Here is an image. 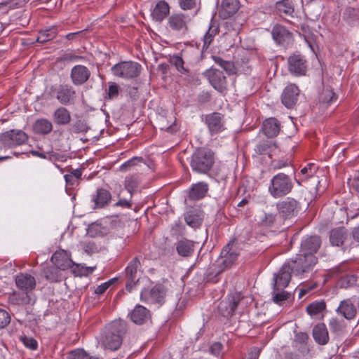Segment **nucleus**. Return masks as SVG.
I'll return each mask as SVG.
<instances>
[{"mask_svg":"<svg viewBox=\"0 0 359 359\" xmlns=\"http://www.w3.org/2000/svg\"><path fill=\"white\" fill-rule=\"evenodd\" d=\"M126 332L127 324L125 321L119 320L111 322L103 336V346L111 351L118 350L122 344Z\"/></svg>","mask_w":359,"mask_h":359,"instance_id":"nucleus-1","label":"nucleus"},{"mask_svg":"<svg viewBox=\"0 0 359 359\" xmlns=\"http://www.w3.org/2000/svg\"><path fill=\"white\" fill-rule=\"evenodd\" d=\"M214 162V153L210 149L200 148L192 155L190 165L194 171L205 174L210 170Z\"/></svg>","mask_w":359,"mask_h":359,"instance_id":"nucleus-2","label":"nucleus"},{"mask_svg":"<svg viewBox=\"0 0 359 359\" xmlns=\"http://www.w3.org/2000/svg\"><path fill=\"white\" fill-rule=\"evenodd\" d=\"M293 189L291 178L285 173L275 175L270 181L268 191L274 198H282L289 194Z\"/></svg>","mask_w":359,"mask_h":359,"instance_id":"nucleus-3","label":"nucleus"},{"mask_svg":"<svg viewBox=\"0 0 359 359\" xmlns=\"http://www.w3.org/2000/svg\"><path fill=\"white\" fill-rule=\"evenodd\" d=\"M318 262L316 256H305L302 252L297 255L294 259L285 263L288 266V269L294 276H302L305 273H308L313 269V267Z\"/></svg>","mask_w":359,"mask_h":359,"instance_id":"nucleus-4","label":"nucleus"},{"mask_svg":"<svg viewBox=\"0 0 359 359\" xmlns=\"http://www.w3.org/2000/svg\"><path fill=\"white\" fill-rule=\"evenodd\" d=\"M142 66L137 62L123 61L111 67L112 74L117 77L130 79L137 77L141 73Z\"/></svg>","mask_w":359,"mask_h":359,"instance_id":"nucleus-5","label":"nucleus"},{"mask_svg":"<svg viewBox=\"0 0 359 359\" xmlns=\"http://www.w3.org/2000/svg\"><path fill=\"white\" fill-rule=\"evenodd\" d=\"M167 294L166 287L162 284H156L152 288H144L141 291L140 299L147 304L162 305Z\"/></svg>","mask_w":359,"mask_h":359,"instance_id":"nucleus-6","label":"nucleus"},{"mask_svg":"<svg viewBox=\"0 0 359 359\" xmlns=\"http://www.w3.org/2000/svg\"><path fill=\"white\" fill-rule=\"evenodd\" d=\"M141 263L138 257H134L128 264L125 269L126 285V289L128 292H131L133 287L138 283L140 276L138 273L141 269Z\"/></svg>","mask_w":359,"mask_h":359,"instance_id":"nucleus-7","label":"nucleus"},{"mask_svg":"<svg viewBox=\"0 0 359 359\" xmlns=\"http://www.w3.org/2000/svg\"><path fill=\"white\" fill-rule=\"evenodd\" d=\"M287 69L294 76L306 75L307 71V60L301 54H293L287 58Z\"/></svg>","mask_w":359,"mask_h":359,"instance_id":"nucleus-8","label":"nucleus"},{"mask_svg":"<svg viewBox=\"0 0 359 359\" xmlns=\"http://www.w3.org/2000/svg\"><path fill=\"white\" fill-rule=\"evenodd\" d=\"M242 299L240 294L229 297L227 299L222 301L218 306L219 312L226 318L233 316L241 304Z\"/></svg>","mask_w":359,"mask_h":359,"instance_id":"nucleus-9","label":"nucleus"},{"mask_svg":"<svg viewBox=\"0 0 359 359\" xmlns=\"http://www.w3.org/2000/svg\"><path fill=\"white\" fill-rule=\"evenodd\" d=\"M220 256L219 272L230 267L236 261L238 253L234 245L229 243L222 249Z\"/></svg>","mask_w":359,"mask_h":359,"instance_id":"nucleus-10","label":"nucleus"},{"mask_svg":"<svg viewBox=\"0 0 359 359\" xmlns=\"http://www.w3.org/2000/svg\"><path fill=\"white\" fill-rule=\"evenodd\" d=\"M27 135L21 130H11L1 134V144L4 147H13L20 145L27 142Z\"/></svg>","mask_w":359,"mask_h":359,"instance_id":"nucleus-11","label":"nucleus"},{"mask_svg":"<svg viewBox=\"0 0 359 359\" xmlns=\"http://www.w3.org/2000/svg\"><path fill=\"white\" fill-rule=\"evenodd\" d=\"M276 206L280 215L284 219H287L297 213L299 205L297 200L288 197L278 202Z\"/></svg>","mask_w":359,"mask_h":359,"instance_id":"nucleus-12","label":"nucleus"},{"mask_svg":"<svg viewBox=\"0 0 359 359\" xmlns=\"http://www.w3.org/2000/svg\"><path fill=\"white\" fill-rule=\"evenodd\" d=\"M75 97L76 91L70 85H60L56 89V98L63 105L74 104Z\"/></svg>","mask_w":359,"mask_h":359,"instance_id":"nucleus-13","label":"nucleus"},{"mask_svg":"<svg viewBox=\"0 0 359 359\" xmlns=\"http://www.w3.org/2000/svg\"><path fill=\"white\" fill-rule=\"evenodd\" d=\"M320 245L321 240L318 236H310L302 242L300 252L306 257L315 256Z\"/></svg>","mask_w":359,"mask_h":359,"instance_id":"nucleus-14","label":"nucleus"},{"mask_svg":"<svg viewBox=\"0 0 359 359\" xmlns=\"http://www.w3.org/2000/svg\"><path fill=\"white\" fill-rule=\"evenodd\" d=\"M222 118V115L217 112H213L205 116V122L211 135L217 134L224 129Z\"/></svg>","mask_w":359,"mask_h":359,"instance_id":"nucleus-15","label":"nucleus"},{"mask_svg":"<svg viewBox=\"0 0 359 359\" xmlns=\"http://www.w3.org/2000/svg\"><path fill=\"white\" fill-rule=\"evenodd\" d=\"M299 94V88L295 84H289L285 88L282 93V103L287 108H292L296 104Z\"/></svg>","mask_w":359,"mask_h":359,"instance_id":"nucleus-16","label":"nucleus"},{"mask_svg":"<svg viewBox=\"0 0 359 359\" xmlns=\"http://www.w3.org/2000/svg\"><path fill=\"white\" fill-rule=\"evenodd\" d=\"M288 266L285 264L280 269L278 274H276L273 278V290L279 291L285 288L291 279V271L288 269Z\"/></svg>","mask_w":359,"mask_h":359,"instance_id":"nucleus-17","label":"nucleus"},{"mask_svg":"<svg viewBox=\"0 0 359 359\" xmlns=\"http://www.w3.org/2000/svg\"><path fill=\"white\" fill-rule=\"evenodd\" d=\"M206 74L211 85L215 89L222 92L226 88V77L222 71L210 69Z\"/></svg>","mask_w":359,"mask_h":359,"instance_id":"nucleus-18","label":"nucleus"},{"mask_svg":"<svg viewBox=\"0 0 359 359\" xmlns=\"http://www.w3.org/2000/svg\"><path fill=\"white\" fill-rule=\"evenodd\" d=\"M90 76V70L83 65H75L71 70L70 77L72 83L76 86L83 85L89 79Z\"/></svg>","mask_w":359,"mask_h":359,"instance_id":"nucleus-19","label":"nucleus"},{"mask_svg":"<svg viewBox=\"0 0 359 359\" xmlns=\"http://www.w3.org/2000/svg\"><path fill=\"white\" fill-rule=\"evenodd\" d=\"M51 262L60 270H66L71 268L74 262L70 259L69 255L65 250L56 251L51 257Z\"/></svg>","mask_w":359,"mask_h":359,"instance_id":"nucleus-20","label":"nucleus"},{"mask_svg":"<svg viewBox=\"0 0 359 359\" xmlns=\"http://www.w3.org/2000/svg\"><path fill=\"white\" fill-rule=\"evenodd\" d=\"M240 8L238 0H222L219 10V16L227 19L237 13Z\"/></svg>","mask_w":359,"mask_h":359,"instance_id":"nucleus-21","label":"nucleus"},{"mask_svg":"<svg viewBox=\"0 0 359 359\" xmlns=\"http://www.w3.org/2000/svg\"><path fill=\"white\" fill-rule=\"evenodd\" d=\"M336 312L346 319L351 320L355 317L357 309L352 301L350 299H346L340 302Z\"/></svg>","mask_w":359,"mask_h":359,"instance_id":"nucleus-22","label":"nucleus"},{"mask_svg":"<svg viewBox=\"0 0 359 359\" xmlns=\"http://www.w3.org/2000/svg\"><path fill=\"white\" fill-rule=\"evenodd\" d=\"M15 283L18 288L28 292L36 287V280L34 276L28 273H20L15 278Z\"/></svg>","mask_w":359,"mask_h":359,"instance_id":"nucleus-23","label":"nucleus"},{"mask_svg":"<svg viewBox=\"0 0 359 359\" xmlns=\"http://www.w3.org/2000/svg\"><path fill=\"white\" fill-rule=\"evenodd\" d=\"M170 13V6L168 4L164 1H159L154 7L151 11L152 18L157 21L161 22Z\"/></svg>","mask_w":359,"mask_h":359,"instance_id":"nucleus-24","label":"nucleus"},{"mask_svg":"<svg viewBox=\"0 0 359 359\" xmlns=\"http://www.w3.org/2000/svg\"><path fill=\"white\" fill-rule=\"evenodd\" d=\"M273 39L278 44H283L292 38V33L284 26L276 25L272 29Z\"/></svg>","mask_w":359,"mask_h":359,"instance_id":"nucleus-25","label":"nucleus"},{"mask_svg":"<svg viewBox=\"0 0 359 359\" xmlns=\"http://www.w3.org/2000/svg\"><path fill=\"white\" fill-rule=\"evenodd\" d=\"M176 251L181 257H191L194 252V242L187 238H182L176 243Z\"/></svg>","mask_w":359,"mask_h":359,"instance_id":"nucleus-26","label":"nucleus"},{"mask_svg":"<svg viewBox=\"0 0 359 359\" xmlns=\"http://www.w3.org/2000/svg\"><path fill=\"white\" fill-rule=\"evenodd\" d=\"M313 337L318 344H327L329 341V334L326 325L324 323H318L315 325L313 329Z\"/></svg>","mask_w":359,"mask_h":359,"instance_id":"nucleus-27","label":"nucleus"},{"mask_svg":"<svg viewBox=\"0 0 359 359\" xmlns=\"http://www.w3.org/2000/svg\"><path fill=\"white\" fill-rule=\"evenodd\" d=\"M280 129L279 121L275 118L266 119L263 123L262 130L268 137H273L278 135Z\"/></svg>","mask_w":359,"mask_h":359,"instance_id":"nucleus-28","label":"nucleus"},{"mask_svg":"<svg viewBox=\"0 0 359 359\" xmlns=\"http://www.w3.org/2000/svg\"><path fill=\"white\" fill-rule=\"evenodd\" d=\"M348 236L347 230L344 227L333 229L330 233V241L332 245L341 246Z\"/></svg>","mask_w":359,"mask_h":359,"instance_id":"nucleus-29","label":"nucleus"},{"mask_svg":"<svg viewBox=\"0 0 359 359\" xmlns=\"http://www.w3.org/2000/svg\"><path fill=\"white\" fill-rule=\"evenodd\" d=\"M111 200V193L104 189H97L93 196V201L96 208H102L108 205Z\"/></svg>","mask_w":359,"mask_h":359,"instance_id":"nucleus-30","label":"nucleus"},{"mask_svg":"<svg viewBox=\"0 0 359 359\" xmlns=\"http://www.w3.org/2000/svg\"><path fill=\"white\" fill-rule=\"evenodd\" d=\"M150 316L149 311L144 306L137 305L130 313L131 320L136 324H143Z\"/></svg>","mask_w":359,"mask_h":359,"instance_id":"nucleus-31","label":"nucleus"},{"mask_svg":"<svg viewBox=\"0 0 359 359\" xmlns=\"http://www.w3.org/2000/svg\"><path fill=\"white\" fill-rule=\"evenodd\" d=\"M53 130V124L46 118H39L33 124V131L38 135H46Z\"/></svg>","mask_w":359,"mask_h":359,"instance_id":"nucleus-32","label":"nucleus"},{"mask_svg":"<svg viewBox=\"0 0 359 359\" xmlns=\"http://www.w3.org/2000/svg\"><path fill=\"white\" fill-rule=\"evenodd\" d=\"M55 123L57 125L65 126L71 121V114L69 111L65 107H60L55 110L53 114Z\"/></svg>","mask_w":359,"mask_h":359,"instance_id":"nucleus-33","label":"nucleus"},{"mask_svg":"<svg viewBox=\"0 0 359 359\" xmlns=\"http://www.w3.org/2000/svg\"><path fill=\"white\" fill-rule=\"evenodd\" d=\"M208 184L203 182H198L194 184L189 194V198L191 201H198L203 198L207 193Z\"/></svg>","mask_w":359,"mask_h":359,"instance_id":"nucleus-34","label":"nucleus"},{"mask_svg":"<svg viewBox=\"0 0 359 359\" xmlns=\"http://www.w3.org/2000/svg\"><path fill=\"white\" fill-rule=\"evenodd\" d=\"M258 223L262 227H273L278 223L277 214L262 212L258 216Z\"/></svg>","mask_w":359,"mask_h":359,"instance_id":"nucleus-35","label":"nucleus"},{"mask_svg":"<svg viewBox=\"0 0 359 359\" xmlns=\"http://www.w3.org/2000/svg\"><path fill=\"white\" fill-rule=\"evenodd\" d=\"M276 9L280 16L293 17L294 6L290 0H281L276 3Z\"/></svg>","mask_w":359,"mask_h":359,"instance_id":"nucleus-36","label":"nucleus"},{"mask_svg":"<svg viewBox=\"0 0 359 359\" xmlns=\"http://www.w3.org/2000/svg\"><path fill=\"white\" fill-rule=\"evenodd\" d=\"M169 27L176 31H180L187 27L185 16L182 14H173L168 18Z\"/></svg>","mask_w":359,"mask_h":359,"instance_id":"nucleus-37","label":"nucleus"},{"mask_svg":"<svg viewBox=\"0 0 359 359\" xmlns=\"http://www.w3.org/2000/svg\"><path fill=\"white\" fill-rule=\"evenodd\" d=\"M276 149V145L272 141H263L256 145L255 149L257 154L271 156V153Z\"/></svg>","mask_w":359,"mask_h":359,"instance_id":"nucleus-38","label":"nucleus"},{"mask_svg":"<svg viewBox=\"0 0 359 359\" xmlns=\"http://www.w3.org/2000/svg\"><path fill=\"white\" fill-rule=\"evenodd\" d=\"M57 34V28L52 27L49 29L41 30L36 39V41L41 43H46L53 39Z\"/></svg>","mask_w":359,"mask_h":359,"instance_id":"nucleus-39","label":"nucleus"},{"mask_svg":"<svg viewBox=\"0 0 359 359\" xmlns=\"http://www.w3.org/2000/svg\"><path fill=\"white\" fill-rule=\"evenodd\" d=\"M60 269L55 266H47L43 269V273L44 277L50 282H58L61 280Z\"/></svg>","mask_w":359,"mask_h":359,"instance_id":"nucleus-40","label":"nucleus"},{"mask_svg":"<svg viewBox=\"0 0 359 359\" xmlns=\"http://www.w3.org/2000/svg\"><path fill=\"white\" fill-rule=\"evenodd\" d=\"M140 182V181L137 175L128 176L125 180L124 187L130 194L133 195Z\"/></svg>","mask_w":359,"mask_h":359,"instance_id":"nucleus-41","label":"nucleus"},{"mask_svg":"<svg viewBox=\"0 0 359 359\" xmlns=\"http://www.w3.org/2000/svg\"><path fill=\"white\" fill-rule=\"evenodd\" d=\"M219 33V27L215 24H211L208 30L204 36L203 48H208L212 42L215 36Z\"/></svg>","mask_w":359,"mask_h":359,"instance_id":"nucleus-42","label":"nucleus"},{"mask_svg":"<svg viewBox=\"0 0 359 359\" xmlns=\"http://www.w3.org/2000/svg\"><path fill=\"white\" fill-rule=\"evenodd\" d=\"M326 309V304L324 301L314 302L309 304L306 307V311L309 315L313 316L323 312Z\"/></svg>","mask_w":359,"mask_h":359,"instance_id":"nucleus-43","label":"nucleus"},{"mask_svg":"<svg viewBox=\"0 0 359 359\" xmlns=\"http://www.w3.org/2000/svg\"><path fill=\"white\" fill-rule=\"evenodd\" d=\"M185 53H182L181 55H173L170 59V63L174 65L177 70L181 74H187L189 72V70L184 67V60L183 57L184 56Z\"/></svg>","mask_w":359,"mask_h":359,"instance_id":"nucleus-44","label":"nucleus"},{"mask_svg":"<svg viewBox=\"0 0 359 359\" xmlns=\"http://www.w3.org/2000/svg\"><path fill=\"white\" fill-rule=\"evenodd\" d=\"M318 168V167L316 163H307L306 165L302 168L300 170L301 175H303L302 180H306L309 178L313 177L316 175Z\"/></svg>","mask_w":359,"mask_h":359,"instance_id":"nucleus-45","label":"nucleus"},{"mask_svg":"<svg viewBox=\"0 0 359 359\" xmlns=\"http://www.w3.org/2000/svg\"><path fill=\"white\" fill-rule=\"evenodd\" d=\"M337 97L334 92L330 88H325L320 95V102L325 104H331L335 102Z\"/></svg>","mask_w":359,"mask_h":359,"instance_id":"nucleus-46","label":"nucleus"},{"mask_svg":"<svg viewBox=\"0 0 359 359\" xmlns=\"http://www.w3.org/2000/svg\"><path fill=\"white\" fill-rule=\"evenodd\" d=\"M329 327L332 332L337 333L344 330L345 325L343 320L332 318L329 320Z\"/></svg>","mask_w":359,"mask_h":359,"instance_id":"nucleus-47","label":"nucleus"},{"mask_svg":"<svg viewBox=\"0 0 359 359\" xmlns=\"http://www.w3.org/2000/svg\"><path fill=\"white\" fill-rule=\"evenodd\" d=\"M68 359H98V358L90 356L83 349H76L69 353V354L68 355Z\"/></svg>","mask_w":359,"mask_h":359,"instance_id":"nucleus-48","label":"nucleus"},{"mask_svg":"<svg viewBox=\"0 0 359 359\" xmlns=\"http://www.w3.org/2000/svg\"><path fill=\"white\" fill-rule=\"evenodd\" d=\"M132 194H129L128 198H122L121 197V194H118V201L114 203V207H121L122 208H131L133 205L132 198H133Z\"/></svg>","mask_w":359,"mask_h":359,"instance_id":"nucleus-49","label":"nucleus"},{"mask_svg":"<svg viewBox=\"0 0 359 359\" xmlns=\"http://www.w3.org/2000/svg\"><path fill=\"white\" fill-rule=\"evenodd\" d=\"M186 223L191 226H198L201 223V219L198 217L192 212H188L184 217Z\"/></svg>","mask_w":359,"mask_h":359,"instance_id":"nucleus-50","label":"nucleus"},{"mask_svg":"<svg viewBox=\"0 0 359 359\" xmlns=\"http://www.w3.org/2000/svg\"><path fill=\"white\" fill-rule=\"evenodd\" d=\"M20 341L27 348L31 350H36L38 348V342L33 337H29L27 336H22L20 337Z\"/></svg>","mask_w":359,"mask_h":359,"instance_id":"nucleus-51","label":"nucleus"},{"mask_svg":"<svg viewBox=\"0 0 359 359\" xmlns=\"http://www.w3.org/2000/svg\"><path fill=\"white\" fill-rule=\"evenodd\" d=\"M85 252L88 254H94L99 252L100 248L93 240L86 241L83 245Z\"/></svg>","mask_w":359,"mask_h":359,"instance_id":"nucleus-52","label":"nucleus"},{"mask_svg":"<svg viewBox=\"0 0 359 359\" xmlns=\"http://www.w3.org/2000/svg\"><path fill=\"white\" fill-rule=\"evenodd\" d=\"M143 161V158L142 157H133L125 163H123L120 166V170L121 171H127L130 168L135 166L137 162H141Z\"/></svg>","mask_w":359,"mask_h":359,"instance_id":"nucleus-53","label":"nucleus"},{"mask_svg":"<svg viewBox=\"0 0 359 359\" xmlns=\"http://www.w3.org/2000/svg\"><path fill=\"white\" fill-rule=\"evenodd\" d=\"M179 5L182 10H191L196 7V0H179Z\"/></svg>","mask_w":359,"mask_h":359,"instance_id":"nucleus-54","label":"nucleus"},{"mask_svg":"<svg viewBox=\"0 0 359 359\" xmlns=\"http://www.w3.org/2000/svg\"><path fill=\"white\" fill-rule=\"evenodd\" d=\"M281 290V292L276 293L273 297V302L278 304H281L282 302L286 300L290 295L288 292L283 290Z\"/></svg>","mask_w":359,"mask_h":359,"instance_id":"nucleus-55","label":"nucleus"},{"mask_svg":"<svg viewBox=\"0 0 359 359\" xmlns=\"http://www.w3.org/2000/svg\"><path fill=\"white\" fill-rule=\"evenodd\" d=\"M113 283V280H110L107 282H105L104 283H102L100 285H98L94 290L95 293L97 294H103L108 287L111 285Z\"/></svg>","mask_w":359,"mask_h":359,"instance_id":"nucleus-56","label":"nucleus"},{"mask_svg":"<svg viewBox=\"0 0 359 359\" xmlns=\"http://www.w3.org/2000/svg\"><path fill=\"white\" fill-rule=\"evenodd\" d=\"M214 60H215V63L219 65L224 70L229 71L231 69V63H230L229 62L225 61L219 57H214Z\"/></svg>","mask_w":359,"mask_h":359,"instance_id":"nucleus-57","label":"nucleus"},{"mask_svg":"<svg viewBox=\"0 0 359 359\" xmlns=\"http://www.w3.org/2000/svg\"><path fill=\"white\" fill-rule=\"evenodd\" d=\"M107 95L109 99H112L118 96V86L116 83L109 85Z\"/></svg>","mask_w":359,"mask_h":359,"instance_id":"nucleus-58","label":"nucleus"},{"mask_svg":"<svg viewBox=\"0 0 359 359\" xmlns=\"http://www.w3.org/2000/svg\"><path fill=\"white\" fill-rule=\"evenodd\" d=\"M29 0H11L8 4L10 5V6H13L16 8H20L23 6L27 2H28ZM7 6V4H3L1 3V9L4 6Z\"/></svg>","mask_w":359,"mask_h":359,"instance_id":"nucleus-59","label":"nucleus"},{"mask_svg":"<svg viewBox=\"0 0 359 359\" xmlns=\"http://www.w3.org/2000/svg\"><path fill=\"white\" fill-rule=\"evenodd\" d=\"M11 322V316L9 313L1 309V328L7 326Z\"/></svg>","mask_w":359,"mask_h":359,"instance_id":"nucleus-60","label":"nucleus"},{"mask_svg":"<svg viewBox=\"0 0 359 359\" xmlns=\"http://www.w3.org/2000/svg\"><path fill=\"white\" fill-rule=\"evenodd\" d=\"M222 350V344L219 342L214 343L210 347V351L215 355H219Z\"/></svg>","mask_w":359,"mask_h":359,"instance_id":"nucleus-61","label":"nucleus"},{"mask_svg":"<svg viewBox=\"0 0 359 359\" xmlns=\"http://www.w3.org/2000/svg\"><path fill=\"white\" fill-rule=\"evenodd\" d=\"M82 59H83V57H81V56L72 55V54H65L63 56V57L62 58V60H72V61H77V60H80Z\"/></svg>","mask_w":359,"mask_h":359,"instance_id":"nucleus-62","label":"nucleus"},{"mask_svg":"<svg viewBox=\"0 0 359 359\" xmlns=\"http://www.w3.org/2000/svg\"><path fill=\"white\" fill-rule=\"evenodd\" d=\"M352 236L355 241L359 243V225L353 229Z\"/></svg>","mask_w":359,"mask_h":359,"instance_id":"nucleus-63","label":"nucleus"},{"mask_svg":"<svg viewBox=\"0 0 359 359\" xmlns=\"http://www.w3.org/2000/svg\"><path fill=\"white\" fill-rule=\"evenodd\" d=\"M83 31L76 32H72L69 33L65 36V38L67 40H74L76 37V36L81 34Z\"/></svg>","mask_w":359,"mask_h":359,"instance_id":"nucleus-64","label":"nucleus"}]
</instances>
